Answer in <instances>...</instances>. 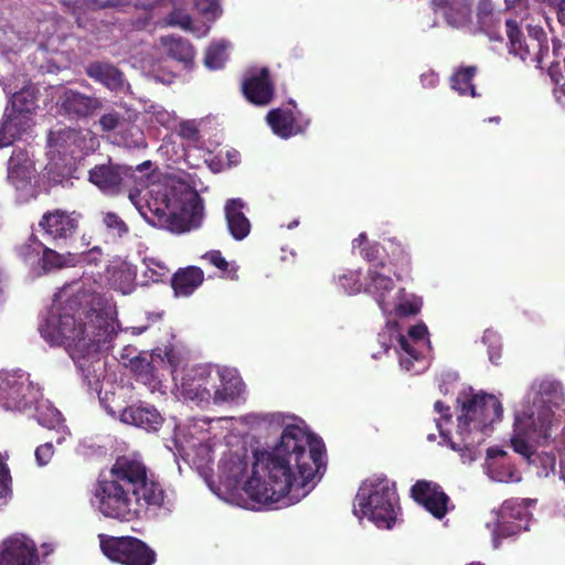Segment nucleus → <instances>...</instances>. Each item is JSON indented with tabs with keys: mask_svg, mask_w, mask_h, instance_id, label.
Returning <instances> with one entry per match:
<instances>
[{
	"mask_svg": "<svg viewBox=\"0 0 565 565\" xmlns=\"http://www.w3.org/2000/svg\"><path fill=\"white\" fill-rule=\"evenodd\" d=\"M218 419H227V422H223L218 426H215V429L212 431V435H214V436H215V430L217 427H223V425H225V429H228V426L226 424H228L232 420V418H227V417H220Z\"/></svg>",
	"mask_w": 565,
	"mask_h": 565,
	"instance_id": "338daca9",
	"label": "nucleus"
},
{
	"mask_svg": "<svg viewBox=\"0 0 565 565\" xmlns=\"http://www.w3.org/2000/svg\"><path fill=\"white\" fill-rule=\"evenodd\" d=\"M103 372L104 366L102 367L96 387L89 385L84 375H82V379L90 391L98 394L99 403L106 413L124 425H130L147 433L159 431L164 423V417L154 405L142 401L124 405V399L119 392H105L102 395L99 384ZM81 374L83 373L81 372Z\"/></svg>",
	"mask_w": 565,
	"mask_h": 565,
	"instance_id": "f8f14e48",
	"label": "nucleus"
},
{
	"mask_svg": "<svg viewBox=\"0 0 565 565\" xmlns=\"http://www.w3.org/2000/svg\"><path fill=\"white\" fill-rule=\"evenodd\" d=\"M99 146L96 136L90 131H76L74 128H60L49 136L50 152L62 157L64 164L67 159H76L95 151Z\"/></svg>",
	"mask_w": 565,
	"mask_h": 565,
	"instance_id": "dca6fc26",
	"label": "nucleus"
},
{
	"mask_svg": "<svg viewBox=\"0 0 565 565\" xmlns=\"http://www.w3.org/2000/svg\"><path fill=\"white\" fill-rule=\"evenodd\" d=\"M114 143L127 149H141L147 147L145 135L139 126L135 124L126 125L119 129L117 136H114Z\"/></svg>",
	"mask_w": 565,
	"mask_h": 565,
	"instance_id": "ea45409f",
	"label": "nucleus"
},
{
	"mask_svg": "<svg viewBox=\"0 0 565 565\" xmlns=\"http://www.w3.org/2000/svg\"><path fill=\"white\" fill-rule=\"evenodd\" d=\"M488 349L489 361L498 364L501 359V338L493 329H486L481 339Z\"/></svg>",
	"mask_w": 565,
	"mask_h": 565,
	"instance_id": "8fccbe9b",
	"label": "nucleus"
},
{
	"mask_svg": "<svg viewBox=\"0 0 565 565\" xmlns=\"http://www.w3.org/2000/svg\"><path fill=\"white\" fill-rule=\"evenodd\" d=\"M230 43L226 41L213 42L206 50L204 65L212 71L220 70L228 58Z\"/></svg>",
	"mask_w": 565,
	"mask_h": 565,
	"instance_id": "79ce46f5",
	"label": "nucleus"
},
{
	"mask_svg": "<svg viewBox=\"0 0 565 565\" xmlns=\"http://www.w3.org/2000/svg\"><path fill=\"white\" fill-rule=\"evenodd\" d=\"M203 259L218 268L220 270L227 273L231 279H237V267L230 268L228 262L222 256L221 252L212 250L203 255Z\"/></svg>",
	"mask_w": 565,
	"mask_h": 565,
	"instance_id": "6e6d98bb",
	"label": "nucleus"
},
{
	"mask_svg": "<svg viewBox=\"0 0 565 565\" xmlns=\"http://www.w3.org/2000/svg\"><path fill=\"white\" fill-rule=\"evenodd\" d=\"M395 483L383 475H373L360 486L353 503L354 514L372 521L377 529H391L399 513Z\"/></svg>",
	"mask_w": 565,
	"mask_h": 565,
	"instance_id": "1a4fd4ad",
	"label": "nucleus"
},
{
	"mask_svg": "<svg viewBox=\"0 0 565 565\" xmlns=\"http://www.w3.org/2000/svg\"><path fill=\"white\" fill-rule=\"evenodd\" d=\"M412 497L435 518L443 519L449 511L450 499L435 482L420 480L412 487Z\"/></svg>",
	"mask_w": 565,
	"mask_h": 565,
	"instance_id": "cd10ccee",
	"label": "nucleus"
},
{
	"mask_svg": "<svg viewBox=\"0 0 565 565\" xmlns=\"http://www.w3.org/2000/svg\"><path fill=\"white\" fill-rule=\"evenodd\" d=\"M54 445L53 443H46L44 445L39 446L35 449V460L38 466L44 467L50 463L54 456Z\"/></svg>",
	"mask_w": 565,
	"mask_h": 565,
	"instance_id": "13d9d810",
	"label": "nucleus"
},
{
	"mask_svg": "<svg viewBox=\"0 0 565 565\" xmlns=\"http://www.w3.org/2000/svg\"><path fill=\"white\" fill-rule=\"evenodd\" d=\"M459 414L456 436L450 437L447 426L451 419L450 407L441 401L435 403L438 417L436 426L444 441L459 454V459L466 466L472 465L481 455V444L491 433L494 423H499L503 407L500 399L483 392L468 387L458 395Z\"/></svg>",
	"mask_w": 565,
	"mask_h": 565,
	"instance_id": "39448f33",
	"label": "nucleus"
},
{
	"mask_svg": "<svg viewBox=\"0 0 565 565\" xmlns=\"http://www.w3.org/2000/svg\"><path fill=\"white\" fill-rule=\"evenodd\" d=\"M504 2L508 9H514V15L510 19L518 20L519 31L522 32V29L526 28V23H533L534 20L524 0H504Z\"/></svg>",
	"mask_w": 565,
	"mask_h": 565,
	"instance_id": "3c124183",
	"label": "nucleus"
},
{
	"mask_svg": "<svg viewBox=\"0 0 565 565\" xmlns=\"http://www.w3.org/2000/svg\"><path fill=\"white\" fill-rule=\"evenodd\" d=\"M476 74V68L472 66L461 67L451 76V88L458 92L459 95L475 96L476 90L471 84V79Z\"/></svg>",
	"mask_w": 565,
	"mask_h": 565,
	"instance_id": "a18cd8bd",
	"label": "nucleus"
},
{
	"mask_svg": "<svg viewBox=\"0 0 565 565\" xmlns=\"http://www.w3.org/2000/svg\"><path fill=\"white\" fill-rule=\"evenodd\" d=\"M156 78L163 82V83H171V75L169 77H160L156 75Z\"/></svg>",
	"mask_w": 565,
	"mask_h": 565,
	"instance_id": "774afa93",
	"label": "nucleus"
},
{
	"mask_svg": "<svg viewBox=\"0 0 565 565\" xmlns=\"http://www.w3.org/2000/svg\"><path fill=\"white\" fill-rule=\"evenodd\" d=\"M478 24L480 30L491 40L501 41V14L494 12L490 3L483 2L478 9Z\"/></svg>",
	"mask_w": 565,
	"mask_h": 565,
	"instance_id": "e433bc0d",
	"label": "nucleus"
},
{
	"mask_svg": "<svg viewBox=\"0 0 565 565\" xmlns=\"http://www.w3.org/2000/svg\"><path fill=\"white\" fill-rule=\"evenodd\" d=\"M215 388L212 393V402L214 404L222 403H239L245 399L246 386L241 375L235 369L216 366Z\"/></svg>",
	"mask_w": 565,
	"mask_h": 565,
	"instance_id": "b1692460",
	"label": "nucleus"
},
{
	"mask_svg": "<svg viewBox=\"0 0 565 565\" xmlns=\"http://www.w3.org/2000/svg\"><path fill=\"white\" fill-rule=\"evenodd\" d=\"M203 280V270L195 266H189L173 274L172 289L175 296L188 297L202 285Z\"/></svg>",
	"mask_w": 565,
	"mask_h": 565,
	"instance_id": "f704fd0d",
	"label": "nucleus"
},
{
	"mask_svg": "<svg viewBox=\"0 0 565 565\" xmlns=\"http://www.w3.org/2000/svg\"><path fill=\"white\" fill-rule=\"evenodd\" d=\"M249 467L248 451L238 447L224 454L218 465V479L226 489L236 490L246 476Z\"/></svg>",
	"mask_w": 565,
	"mask_h": 565,
	"instance_id": "393cba45",
	"label": "nucleus"
},
{
	"mask_svg": "<svg viewBox=\"0 0 565 565\" xmlns=\"http://www.w3.org/2000/svg\"><path fill=\"white\" fill-rule=\"evenodd\" d=\"M102 224L106 231L107 236L113 241H117L126 236L129 232L127 223L115 212H102Z\"/></svg>",
	"mask_w": 565,
	"mask_h": 565,
	"instance_id": "37998d69",
	"label": "nucleus"
},
{
	"mask_svg": "<svg viewBox=\"0 0 565 565\" xmlns=\"http://www.w3.org/2000/svg\"><path fill=\"white\" fill-rule=\"evenodd\" d=\"M552 6L557 9L558 21L565 24V0H547Z\"/></svg>",
	"mask_w": 565,
	"mask_h": 565,
	"instance_id": "e2e57ef3",
	"label": "nucleus"
},
{
	"mask_svg": "<svg viewBox=\"0 0 565 565\" xmlns=\"http://www.w3.org/2000/svg\"><path fill=\"white\" fill-rule=\"evenodd\" d=\"M419 296L396 288L380 309L385 317L384 328L377 334V343L384 353L392 351L403 370L418 374L427 367L426 354L430 350L428 329L423 322L414 324L404 334L397 318L414 316L422 309Z\"/></svg>",
	"mask_w": 565,
	"mask_h": 565,
	"instance_id": "423d86ee",
	"label": "nucleus"
},
{
	"mask_svg": "<svg viewBox=\"0 0 565 565\" xmlns=\"http://www.w3.org/2000/svg\"><path fill=\"white\" fill-rule=\"evenodd\" d=\"M161 45L163 52L172 60L189 68L194 60V50L192 45L179 36H163L161 38Z\"/></svg>",
	"mask_w": 565,
	"mask_h": 565,
	"instance_id": "c9c22d12",
	"label": "nucleus"
},
{
	"mask_svg": "<svg viewBox=\"0 0 565 565\" xmlns=\"http://www.w3.org/2000/svg\"><path fill=\"white\" fill-rule=\"evenodd\" d=\"M352 247L354 252L360 249L361 257L365 258L366 262L372 263V265L377 264L376 260L380 256L381 248L376 243H369L365 234H361L355 238L352 243Z\"/></svg>",
	"mask_w": 565,
	"mask_h": 565,
	"instance_id": "09e8293b",
	"label": "nucleus"
},
{
	"mask_svg": "<svg viewBox=\"0 0 565 565\" xmlns=\"http://www.w3.org/2000/svg\"><path fill=\"white\" fill-rule=\"evenodd\" d=\"M558 478L565 484V450L561 454V466H558Z\"/></svg>",
	"mask_w": 565,
	"mask_h": 565,
	"instance_id": "0e129e2a",
	"label": "nucleus"
},
{
	"mask_svg": "<svg viewBox=\"0 0 565 565\" xmlns=\"http://www.w3.org/2000/svg\"><path fill=\"white\" fill-rule=\"evenodd\" d=\"M424 88H435L439 84V75L435 71H427L419 76Z\"/></svg>",
	"mask_w": 565,
	"mask_h": 565,
	"instance_id": "680f3d73",
	"label": "nucleus"
},
{
	"mask_svg": "<svg viewBox=\"0 0 565 565\" xmlns=\"http://www.w3.org/2000/svg\"><path fill=\"white\" fill-rule=\"evenodd\" d=\"M151 167L150 161L135 169L110 162L98 164L89 170L88 180L107 195L118 194L134 182L129 200L151 226L173 234L198 228L204 217V205L199 195L200 179L183 171L160 179L148 172Z\"/></svg>",
	"mask_w": 565,
	"mask_h": 565,
	"instance_id": "7ed1b4c3",
	"label": "nucleus"
},
{
	"mask_svg": "<svg viewBox=\"0 0 565 565\" xmlns=\"http://www.w3.org/2000/svg\"><path fill=\"white\" fill-rule=\"evenodd\" d=\"M337 282L349 295L359 294L365 287V281L362 282V273L359 270L343 271L337 277Z\"/></svg>",
	"mask_w": 565,
	"mask_h": 565,
	"instance_id": "de8ad7c7",
	"label": "nucleus"
},
{
	"mask_svg": "<svg viewBox=\"0 0 565 565\" xmlns=\"http://www.w3.org/2000/svg\"><path fill=\"white\" fill-rule=\"evenodd\" d=\"M550 438H539L532 434L513 431L511 445L513 450L521 455L530 466L536 468L540 478H547L556 470V457L550 452H537L534 444L546 443Z\"/></svg>",
	"mask_w": 565,
	"mask_h": 565,
	"instance_id": "6ab92c4d",
	"label": "nucleus"
},
{
	"mask_svg": "<svg viewBox=\"0 0 565 565\" xmlns=\"http://www.w3.org/2000/svg\"><path fill=\"white\" fill-rule=\"evenodd\" d=\"M160 1L161 0H137L135 2V4L148 9V8H151V7L156 6Z\"/></svg>",
	"mask_w": 565,
	"mask_h": 565,
	"instance_id": "69168bd1",
	"label": "nucleus"
},
{
	"mask_svg": "<svg viewBox=\"0 0 565 565\" xmlns=\"http://www.w3.org/2000/svg\"><path fill=\"white\" fill-rule=\"evenodd\" d=\"M74 260L72 253L60 254L44 246L40 257V265L35 266L34 275L40 276L53 269L74 266Z\"/></svg>",
	"mask_w": 565,
	"mask_h": 565,
	"instance_id": "58836bf2",
	"label": "nucleus"
},
{
	"mask_svg": "<svg viewBox=\"0 0 565 565\" xmlns=\"http://www.w3.org/2000/svg\"><path fill=\"white\" fill-rule=\"evenodd\" d=\"M34 125V118L17 113L12 108H4L0 120V149L13 145L30 132Z\"/></svg>",
	"mask_w": 565,
	"mask_h": 565,
	"instance_id": "c85d7f7f",
	"label": "nucleus"
},
{
	"mask_svg": "<svg viewBox=\"0 0 565 565\" xmlns=\"http://www.w3.org/2000/svg\"><path fill=\"white\" fill-rule=\"evenodd\" d=\"M7 179L22 199L36 195L39 174L33 157L28 150H13L8 160Z\"/></svg>",
	"mask_w": 565,
	"mask_h": 565,
	"instance_id": "a211bd4d",
	"label": "nucleus"
},
{
	"mask_svg": "<svg viewBox=\"0 0 565 565\" xmlns=\"http://www.w3.org/2000/svg\"><path fill=\"white\" fill-rule=\"evenodd\" d=\"M529 40L519 31L518 20H505V32L510 43V53L522 61L536 62L537 67L548 68L552 76L565 71V44L553 42V50L547 45V36L542 26L526 24Z\"/></svg>",
	"mask_w": 565,
	"mask_h": 565,
	"instance_id": "9d476101",
	"label": "nucleus"
},
{
	"mask_svg": "<svg viewBox=\"0 0 565 565\" xmlns=\"http://www.w3.org/2000/svg\"><path fill=\"white\" fill-rule=\"evenodd\" d=\"M163 356L168 360L170 374L180 396L198 405H207L212 402L217 377L214 374L215 365L199 364L178 370L179 360L173 349H166Z\"/></svg>",
	"mask_w": 565,
	"mask_h": 565,
	"instance_id": "ddd939ff",
	"label": "nucleus"
},
{
	"mask_svg": "<svg viewBox=\"0 0 565 565\" xmlns=\"http://www.w3.org/2000/svg\"><path fill=\"white\" fill-rule=\"evenodd\" d=\"M387 243H388L391 253H392L393 257L396 258V260H398L403 264L409 263L408 253L395 238L388 239Z\"/></svg>",
	"mask_w": 565,
	"mask_h": 565,
	"instance_id": "bf43d9fd",
	"label": "nucleus"
},
{
	"mask_svg": "<svg viewBox=\"0 0 565 565\" xmlns=\"http://www.w3.org/2000/svg\"><path fill=\"white\" fill-rule=\"evenodd\" d=\"M433 8L440 12L450 25L460 28L469 21L470 6L467 0H433Z\"/></svg>",
	"mask_w": 565,
	"mask_h": 565,
	"instance_id": "72a5a7b5",
	"label": "nucleus"
},
{
	"mask_svg": "<svg viewBox=\"0 0 565 565\" xmlns=\"http://www.w3.org/2000/svg\"><path fill=\"white\" fill-rule=\"evenodd\" d=\"M36 107L38 104L34 88L28 86L13 93L6 108H12L17 110V113L33 117Z\"/></svg>",
	"mask_w": 565,
	"mask_h": 565,
	"instance_id": "a19ab883",
	"label": "nucleus"
},
{
	"mask_svg": "<svg viewBox=\"0 0 565 565\" xmlns=\"http://www.w3.org/2000/svg\"><path fill=\"white\" fill-rule=\"evenodd\" d=\"M310 119L296 109L275 108L267 113V125L271 132L281 138L302 134L309 127Z\"/></svg>",
	"mask_w": 565,
	"mask_h": 565,
	"instance_id": "bb28decb",
	"label": "nucleus"
},
{
	"mask_svg": "<svg viewBox=\"0 0 565 565\" xmlns=\"http://www.w3.org/2000/svg\"><path fill=\"white\" fill-rule=\"evenodd\" d=\"M98 125L102 131L113 132L114 136H117L118 131L126 125V121L116 111H110L100 116Z\"/></svg>",
	"mask_w": 565,
	"mask_h": 565,
	"instance_id": "5fc2aeb1",
	"label": "nucleus"
},
{
	"mask_svg": "<svg viewBox=\"0 0 565 565\" xmlns=\"http://www.w3.org/2000/svg\"><path fill=\"white\" fill-rule=\"evenodd\" d=\"M564 404L562 382L550 377L536 380L531 386L527 402L514 412L515 431L550 438L555 425V412Z\"/></svg>",
	"mask_w": 565,
	"mask_h": 565,
	"instance_id": "6e6552de",
	"label": "nucleus"
},
{
	"mask_svg": "<svg viewBox=\"0 0 565 565\" xmlns=\"http://www.w3.org/2000/svg\"><path fill=\"white\" fill-rule=\"evenodd\" d=\"M143 264L146 278L153 282L162 280L169 274V267L162 260L146 258Z\"/></svg>",
	"mask_w": 565,
	"mask_h": 565,
	"instance_id": "603ef678",
	"label": "nucleus"
},
{
	"mask_svg": "<svg viewBox=\"0 0 565 565\" xmlns=\"http://www.w3.org/2000/svg\"><path fill=\"white\" fill-rule=\"evenodd\" d=\"M0 408L28 414L42 427L55 429L57 445L70 437V428L64 425L61 412L43 397L40 385L24 371H0Z\"/></svg>",
	"mask_w": 565,
	"mask_h": 565,
	"instance_id": "0eeeda50",
	"label": "nucleus"
},
{
	"mask_svg": "<svg viewBox=\"0 0 565 565\" xmlns=\"http://www.w3.org/2000/svg\"><path fill=\"white\" fill-rule=\"evenodd\" d=\"M535 503V499L512 498L505 500L498 510L490 512L491 519L486 522V526L490 530L494 548L499 547L502 539L527 531L532 518L530 508Z\"/></svg>",
	"mask_w": 565,
	"mask_h": 565,
	"instance_id": "4468645a",
	"label": "nucleus"
},
{
	"mask_svg": "<svg viewBox=\"0 0 565 565\" xmlns=\"http://www.w3.org/2000/svg\"><path fill=\"white\" fill-rule=\"evenodd\" d=\"M238 422L248 427L268 423L281 430L270 451L254 456L252 475L243 486L252 509L288 507L315 489L326 471V448L303 419L275 412L249 413Z\"/></svg>",
	"mask_w": 565,
	"mask_h": 565,
	"instance_id": "f03ea898",
	"label": "nucleus"
},
{
	"mask_svg": "<svg viewBox=\"0 0 565 565\" xmlns=\"http://www.w3.org/2000/svg\"><path fill=\"white\" fill-rule=\"evenodd\" d=\"M179 135L183 139L194 140L198 136L195 121H181L179 124Z\"/></svg>",
	"mask_w": 565,
	"mask_h": 565,
	"instance_id": "052dcab7",
	"label": "nucleus"
},
{
	"mask_svg": "<svg viewBox=\"0 0 565 565\" xmlns=\"http://www.w3.org/2000/svg\"><path fill=\"white\" fill-rule=\"evenodd\" d=\"M395 289L396 286L390 277V269L384 264L371 265L369 273L364 276V291L372 296L380 309Z\"/></svg>",
	"mask_w": 565,
	"mask_h": 565,
	"instance_id": "c756f323",
	"label": "nucleus"
},
{
	"mask_svg": "<svg viewBox=\"0 0 565 565\" xmlns=\"http://www.w3.org/2000/svg\"><path fill=\"white\" fill-rule=\"evenodd\" d=\"M40 558L32 540L24 535L7 539L0 545V565H39Z\"/></svg>",
	"mask_w": 565,
	"mask_h": 565,
	"instance_id": "a878e982",
	"label": "nucleus"
},
{
	"mask_svg": "<svg viewBox=\"0 0 565 565\" xmlns=\"http://www.w3.org/2000/svg\"><path fill=\"white\" fill-rule=\"evenodd\" d=\"M140 107H136V111H145L148 116V120L151 122H156L161 127H166V129H171L175 122L177 117L175 114L167 108H163L162 105L153 103L151 100H139Z\"/></svg>",
	"mask_w": 565,
	"mask_h": 565,
	"instance_id": "4c0bfd02",
	"label": "nucleus"
},
{
	"mask_svg": "<svg viewBox=\"0 0 565 565\" xmlns=\"http://www.w3.org/2000/svg\"><path fill=\"white\" fill-rule=\"evenodd\" d=\"M163 500V489L148 479L146 466L137 459L120 457L95 484L90 504L106 518L129 522L146 508L160 507Z\"/></svg>",
	"mask_w": 565,
	"mask_h": 565,
	"instance_id": "20e7f679",
	"label": "nucleus"
},
{
	"mask_svg": "<svg viewBox=\"0 0 565 565\" xmlns=\"http://www.w3.org/2000/svg\"><path fill=\"white\" fill-rule=\"evenodd\" d=\"M245 202L242 199H230L224 206L226 224L235 241H243L250 234V221L244 213Z\"/></svg>",
	"mask_w": 565,
	"mask_h": 565,
	"instance_id": "473e14b6",
	"label": "nucleus"
},
{
	"mask_svg": "<svg viewBox=\"0 0 565 565\" xmlns=\"http://www.w3.org/2000/svg\"><path fill=\"white\" fill-rule=\"evenodd\" d=\"M79 214L55 209L44 213L39 221L43 237L56 246L65 245L76 232Z\"/></svg>",
	"mask_w": 565,
	"mask_h": 565,
	"instance_id": "aec40b11",
	"label": "nucleus"
},
{
	"mask_svg": "<svg viewBox=\"0 0 565 565\" xmlns=\"http://www.w3.org/2000/svg\"><path fill=\"white\" fill-rule=\"evenodd\" d=\"M103 554L121 565H153L157 554L146 543L135 537L99 535Z\"/></svg>",
	"mask_w": 565,
	"mask_h": 565,
	"instance_id": "2eb2a0df",
	"label": "nucleus"
},
{
	"mask_svg": "<svg viewBox=\"0 0 565 565\" xmlns=\"http://www.w3.org/2000/svg\"><path fill=\"white\" fill-rule=\"evenodd\" d=\"M43 247L44 244L34 236H31L28 242L18 247V255L28 266L31 267L33 273L35 271V266L40 265V257L43 253Z\"/></svg>",
	"mask_w": 565,
	"mask_h": 565,
	"instance_id": "c03bdc74",
	"label": "nucleus"
},
{
	"mask_svg": "<svg viewBox=\"0 0 565 565\" xmlns=\"http://www.w3.org/2000/svg\"><path fill=\"white\" fill-rule=\"evenodd\" d=\"M196 10L206 20L205 22H194L191 17L180 10L174 9L170 15H168V23L175 25L183 31L192 33L196 38H204L210 31V24L221 14V8L217 0H196Z\"/></svg>",
	"mask_w": 565,
	"mask_h": 565,
	"instance_id": "4be33fe9",
	"label": "nucleus"
},
{
	"mask_svg": "<svg viewBox=\"0 0 565 565\" xmlns=\"http://www.w3.org/2000/svg\"><path fill=\"white\" fill-rule=\"evenodd\" d=\"M86 74L116 94H126L130 89L124 74L109 63L94 62L87 66Z\"/></svg>",
	"mask_w": 565,
	"mask_h": 565,
	"instance_id": "2f4dec72",
	"label": "nucleus"
},
{
	"mask_svg": "<svg viewBox=\"0 0 565 565\" xmlns=\"http://www.w3.org/2000/svg\"><path fill=\"white\" fill-rule=\"evenodd\" d=\"M244 96L258 106L268 105L273 100L274 84L270 72L266 67L253 66L243 76Z\"/></svg>",
	"mask_w": 565,
	"mask_h": 565,
	"instance_id": "5701e85b",
	"label": "nucleus"
},
{
	"mask_svg": "<svg viewBox=\"0 0 565 565\" xmlns=\"http://www.w3.org/2000/svg\"><path fill=\"white\" fill-rule=\"evenodd\" d=\"M227 419L194 418L174 428L172 444L175 451L198 470H204L212 461L214 444L212 431Z\"/></svg>",
	"mask_w": 565,
	"mask_h": 565,
	"instance_id": "9b49d317",
	"label": "nucleus"
},
{
	"mask_svg": "<svg viewBox=\"0 0 565 565\" xmlns=\"http://www.w3.org/2000/svg\"><path fill=\"white\" fill-rule=\"evenodd\" d=\"M57 105L64 115L81 118L94 114L100 108L102 103L94 96H87L74 89H64Z\"/></svg>",
	"mask_w": 565,
	"mask_h": 565,
	"instance_id": "7c9ffc66",
	"label": "nucleus"
},
{
	"mask_svg": "<svg viewBox=\"0 0 565 565\" xmlns=\"http://www.w3.org/2000/svg\"><path fill=\"white\" fill-rule=\"evenodd\" d=\"M74 257V266L83 265V266H98L103 260V250L100 247L95 246L86 252L79 254H73Z\"/></svg>",
	"mask_w": 565,
	"mask_h": 565,
	"instance_id": "4d7b16f0",
	"label": "nucleus"
},
{
	"mask_svg": "<svg viewBox=\"0 0 565 565\" xmlns=\"http://www.w3.org/2000/svg\"><path fill=\"white\" fill-rule=\"evenodd\" d=\"M119 361L126 367H129L137 380L151 392H163L159 373V366L164 364V358L161 353H140L136 348L128 345L121 350Z\"/></svg>",
	"mask_w": 565,
	"mask_h": 565,
	"instance_id": "f3484780",
	"label": "nucleus"
},
{
	"mask_svg": "<svg viewBox=\"0 0 565 565\" xmlns=\"http://www.w3.org/2000/svg\"><path fill=\"white\" fill-rule=\"evenodd\" d=\"M481 469L491 482L519 483L522 480V473L515 467L511 456L499 447H490L486 450Z\"/></svg>",
	"mask_w": 565,
	"mask_h": 565,
	"instance_id": "412c9836",
	"label": "nucleus"
},
{
	"mask_svg": "<svg viewBox=\"0 0 565 565\" xmlns=\"http://www.w3.org/2000/svg\"><path fill=\"white\" fill-rule=\"evenodd\" d=\"M131 1H127L126 3H130ZM124 1L119 0H75L73 3V12L76 14V22L79 28H85V24L81 17V11H94L96 9L105 8V7H116L124 4Z\"/></svg>",
	"mask_w": 565,
	"mask_h": 565,
	"instance_id": "49530a36",
	"label": "nucleus"
},
{
	"mask_svg": "<svg viewBox=\"0 0 565 565\" xmlns=\"http://www.w3.org/2000/svg\"><path fill=\"white\" fill-rule=\"evenodd\" d=\"M136 268L122 259L111 260L97 277L84 273L79 281L64 286L39 323L42 339L63 345L89 385L96 387L103 362L99 353L110 349L119 333L141 335L148 327L120 329L115 303L102 294L105 286L128 295L136 286Z\"/></svg>",
	"mask_w": 565,
	"mask_h": 565,
	"instance_id": "f257e3e1",
	"label": "nucleus"
},
{
	"mask_svg": "<svg viewBox=\"0 0 565 565\" xmlns=\"http://www.w3.org/2000/svg\"><path fill=\"white\" fill-rule=\"evenodd\" d=\"M7 456L0 454V505L6 504L11 497V475L6 462Z\"/></svg>",
	"mask_w": 565,
	"mask_h": 565,
	"instance_id": "864d4df0",
	"label": "nucleus"
}]
</instances>
